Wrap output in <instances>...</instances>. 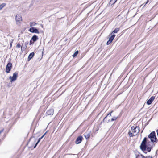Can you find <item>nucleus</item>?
<instances>
[{"label":"nucleus","mask_w":158,"mask_h":158,"mask_svg":"<svg viewBox=\"0 0 158 158\" xmlns=\"http://www.w3.org/2000/svg\"><path fill=\"white\" fill-rule=\"evenodd\" d=\"M148 137L150 139L152 143H157L158 139L156 136V133L155 131L151 132L148 136Z\"/></svg>","instance_id":"1"},{"label":"nucleus","mask_w":158,"mask_h":158,"mask_svg":"<svg viewBox=\"0 0 158 158\" xmlns=\"http://www.w3.org/2000/svg\"><path fill=\"white\" fill-rule=\"evenodd\" d=\"M113 112V111H111L110 113H109V114H107V115L103 119V120L102 121V122H105L106 123H108V122H110V119H108L107 120H106V118L109 117H110V116H111V113H112ZM118 117H114L113 118H112L111 120H110V121H115V120H116V119Z\"/></svg>","instance_id":"2"},{"label":"nucleus","mask_w":158,"mask_h":158,"mask_svg":"<svg viewBox=\"0 0 158 158\" xmlns=\"http://www.w3.org/2000/svg\"><path fill=\"white\" fill-rule=\"evenodd\" d=\"M147 139V138L145 137L142 141L140 146V149L143 152H144L146 151Z\"/></svg>","instance_id":"3"},{"label":"nucleus","mask_w":158,"mask_h":158,"mask_svg":"<svg viewBox=\"0 0 158 158\" xmlns=\"http://www.w3.org/2000/svg\"><path fill=\"white\" fill-rule=\"evenodd\" d=\"M16 24L19 25L22 21V19L21 15L19 14L16 15L15 18Z\"/></svg>","instance_id":"4"},{"label":"nucleus","mask_w":158,"mask_h":158,"mask_svg":"<svg viewBox=\"0 0 158 158\" xmlns=\"http://www.w3.org/2000/svg\"><path fill=\"white\" fill-rule=\"evenodd\" d=\"M152 148V144L150 142H148V143L146 144V150H147L148 152H150Z\"/></svg>","instance_id":"5"},{"label":"nucleus","mask_w":158,"mask_h":158,"mask_svg":"<svg viewBox=\"0 0 158 158\" xmlns=\"http://www.w3.org/2000/svg\"><path fill=\"white\" fill-rule=\"evenodd\" d=\"M18 76V73L15 72L13 74V77L10 76L9 77L10 79V82H12L13 81L16 80Z\"/></svg>","instance_id":"6"},{"label":"nucleus","mask_w":158,"mask_h":158,"mask_svg":"<svg viewBox=\"0 0 158 158\" xmlns=\"http://www.w3.org/2000/svg\"><path fill=\"white\" fill-rule=\"evenodd\" d=\"M12 68V64L11 62H9L6 66V72L9 73Z\"/></svg>","instance_id":"7"},{"label":"nucleus","mask_w":158,"mask_h":158,"mask_svg":"<svg viewBox=\"0 0 158 158\" xmlns=\"http://www.w3.org/2000/svg\"><path fill=\"white\" fill-rule=\"evenodd\" d=\"M139 154H136L135 158H152V156H146L145 157L142 154H141L140 153L138 152Z\"/></svg>","instance_id":"8"},{"label":"nucleus","mask_w":158,"mask_h":158,"mask_svg":"<svg viewBox=\"0 0 158 158\" xmlns=\"http://www.w3.org/2000/svg\"><path fill=\"white\" fill-rule=\"evenodd\" d=\"M29 31L31 32L32 33H36L38 34L39 33V32L38 29L35 27H32L30 28L29 30Z\"/></svg>","instance_id":"9"},{"label":"nucleus","mask_w":158,"mask_h":158,"mask_svg":"<svg viewBox=\"0 0 158 158\" xmlns=\"http://www.w3.org/2000/svg\"><path fill=\"white\" fill-rule=\"evenodd\" d=\"M83 139V137L82 136L80 135L78 136L76 141H75V143L77 144H78L80 143Z\"/></svg>","instance_id":"10"},{"label":"nucleus","mask_w":158,"mask_h":158,"mask_svg":"<svg viewBox=\"0 0 158 158\" xmlns=\"http://www.w3.org/2000/svg\"><path fill=\"white\" fill-rule=\"evenodd\" d=\"M136 128L135 129V130H134L133 131H132V132L135 134L134 136L137 135L139 133L140 131V128L139 126H136Z\"/></svg>","instance_id":"11"},{"label":"nucleus","mask_w":158,"mask_h":158,"mask_svg":"<svg viewBox=\"0 0 158 158\" xmlns=\"http://www.w3.org/2000/svg\"><path fill=\"white\" fill-rule=\"evenodd\" d=\"M90 134L91 132L90 131H87L83 135L86 139H87L89 138Z\"/></svg>","instance_id":"12"},{"label":"nucleus","mask_w":158,"mask_h":158,"mask_svg":"<svg viewBox=\"0 0 158 158\" xmlns=\"http://www.w3.org/2000/svg\"><path fill=\"white\" fill-rule=\"evenodd\" d=\"M155 98V97L153 96H152L149 100L147 101L146 102L147 104L148 105L151 104L154 99Z\"/></svg>","instance_id":"13"},{"label":"nucleus","mask_w":158,"mask_h":158,"mask_svg":"<svg viewBox=\"0 0 158 158\" xmlns=\"http://www.w3.org/2000/svg\"><path fill=\"white\" fill-rule=\"evenodd\" d=\"M54 113V110L53 109H51L48 110L46 113L48 115H52Z\"/></svg>","instance_id":"14"},{"label":"nucleus","mask_w":158,"mask_h":158,"mask_svg":"<svg viewBox=\"0 0 158 158\" xmlns=\"http://www.w3.org/2000/svg\"><path fill=\"white\" fill-rule=\"evenodd\" d=\"M35 55V53L34 52H32L30 53L28 58V61H29Z\"/></svg>","instance_id":"15"},{"label":"nucleus","mask_w":158,"mask_h":158,"mask_svg":"<svg viewBox=\"0 0 158 158\" xmlns=\"http://www.w3.org/2000/svg\"><path fill=\"white\" fill-rule=\"evenodd\" d=\"M38 36L35 35H34L32 36L31 40H33V42H35L38 39Z\"/></svg>","instance_id":"16"},{"label":"nucleus","mask_w":158,"mask_h":158,"mask_svg":"<svg viewBox=\"0 0 158 158\" xmlns=\"http://www.w3.org/2000/svg\"><path fill=\"white\" fill-rule=\"evenodd\" d=\"M119 30V28H115L114 30L111 33V35H112L113 33H117Z\"/></svg>","instance_id":"17"},{"label":"nucleus","mask_w":158,"mask_h":158,"mask_svg":"<svg viewBox=\"0 0 158 158\" xmlns=\"http://www.w3.org/2000/svg\"><path fill=\"white\" fill-rule=\"evenodd\" d=\"M33 138H34V139H33V141H34L33 144H34L36 142V139H35L34 138V137L32 136L29 139V141L28 142L27 144H29V143H31V140L33 139Z\"/></svg>","instance_id":"18"},{"label":"nucleus","mask_w":158,"mask_h":158,"mask_svg":"<svg viewBox=\"0 0 158 158\" xmlns=\"http://www.w3.org/2000/svg\"><path fill=\"white\" fill-rule=\"evenodd\" d=\"M115 36V35L113 34L110 37H109V40H110V41L112 42Z\"/></svg>","instance_id":"19"},{"label":"nucleus","mask_w":158,"mask_h":158,"mask_svg":"<svg viewBox=\"0 0 158 158\" xmlns=\"http://www.w3.org/2000/svg\"><path fill=\"white\" fill-rule=\"evenodd\" d=\"M36 24H37V23L35 22H31L29 23L30 26L31 27L33 26H34Z\"/></svg>","instance_id":"20"},{"label":"nucleus","mask_w":158,"mask_h":158,"mask_svg":"<svg viewBox=\"0 0 158 158\" xmlns=\"http://www.w3.org/2000/svg\"><path fill=\"white\" fill-rule=\"evenodd\" d=\"M6 4L3 3L0 5V10H2V9L6 6Z\"/></svg>","instance_id":"21"},{"label":"nucleus","mask_w":158,"mask_h":158,"mask_svg":"<svg viewBox=\"0 0 158 158\" xmlns=\"http://www.w3.org/2000/svg\"><path fill=\"white\" fill-rule=\"evenodd\" d=\"M116 1V0H111L110 2V4L112 5L115 3Z\"/></svg>","instance_id":"22"},{"label":"nucleus","mask_w":158,"mask_h":158,"mask_svg":"<svg viewBox=\"0 0 158 158\" xmlns=\"http://www.w3.org/2000/svg\"><path fill=\"white\" fill-rule=\"evenodd\" d=\"M78 52H79L78 50H77L76 51H75V52L74 53V54H73V57H76L78 54Z\"/></svg>","instance_id":"23"},{"label":"nucleus","mask_w":158,"mask_h":158,"mask_svg":"<svg viewBox=\"0 0 158 158\" xmlns=\"http://www.w3.org/2000/svg\"><path fill=\"white\" fill-rule=\"evenodd\" d=\"M128 134L129 135L130 137H133V136H135L134 135H133L132 133H131L130 131H129L128 133Z\"/></svg>","instance_id":"24"},{"label":"nucleus","mask_w":158,"mask_h":158,"mask_svg":"<svg viewBox=\"0 0 158 158\" xmlns=\"http://www.w3.org/2000/svg\"><path fill=\"white\" fill-rule=\"evenodd\" d=\"M27 48V46H26L25 47H23L22 46L21 47V51H24Z\"/></svg>","instance_id":"25"},{"label":"nucleus","mask_w":158,"mask_h":158,"mask_svg":"<svg viewBox=\"0 0 158 158\" xmlns=\"http://www.w3.org/2000/svg\"><path fill=\"white\" fill-rule=\"evenodd\" d=\"M136 128V127H135L134 126H132L131 127V130L132 131H133Z\"/></svg>","instance_id":"26"},{"label":"nucleus","mask_w":158,"mask_h":158,"mask_svg":"<svg viewBox=\"0 0 158 158\" xmlns=\"http://www.w3.org/2000/svg\"><path fill=\"white\" fill-rule=\"evenodd\" d=\"M111 42H112L111 41H110V40H109L107 42L106 44L107 45H108L110 44L111 43Z\"/></svg>","instance_id":"27"},{"label":"nucleus","mask_w":158,"mask_h":158,"mask_svg":"<svg viewBox=\"0 0 158 158\" xmlns=\"http://www.w3.org/2000/svg\"><path fill=\"white\" fill-rule=\"evenodd\" d=\"M21 47L20 44L19 43H18L16 45V47L17 48H20Z\"/></svg>","instance_id":"28"},{"label":"nucleus","mask_w":158,"mask_h":158,"mask_svg":"<svg viewBox=\"0 0 158 158\" xmlns=\"http://www.w3.org/2000/svg\"><path fill=\"white\" fill-rule=\"evenodd\" d=\"M13 40H12V41H11V42H10V48H11V47H12V43H13Z\"/></svg>","instance_id":"29"},{"label":"nucleus","mask_w":158,"mask_h":158,"mask_svg":"<svg viewBox=\"0 0 158 158\" xmlns=\"http://www.w3.org/2000/svg\"><path fill=\"white\" fill-rule=\"evenodd\" d=\"M47 133V132H45L44 133V134L41 137H40V138L41 139H42L43 137L44 136L46 135V134Z\"/></svg>","instance_id":"30"},{"label":"nucleus","mask_w":158,"mask_h":158,"mask_svg":"<svg viewBox=\"0 0 158 158\" xmlns=\"http://www.w3.org/2000/svg\"><path fill=\"white\" fill-rule=\"evenodd\" d=\"M38 143V142H37L36 143H35V145H34V148H35L36 146H37V145H38V143Z\"/></svg>","instance_id":"31"},{"label":"nucleus","mask_w":158,"mask_h":158,"mask_svg":"<svg viewBox=\"0 0 158 158\" xmlns=\"http://www.w3.org/2000/svg\"><path fill=\"white\" fill-rule=\"evenodd\" d=\"M33 43V42H32V40H31L30 41V45H31Z\"/></svg>","instance_id":"32"},{"label":"nucleus","mask_w":158,"mask_h":158,"mask_svg":"<svg viewBox=\"0 0 158 158\" xmlns=\"http://www.w3.org/2000/svg\"><path fill=\"white\" fill-rule=\"evenodd\" d=\"M4 131V129H2V130L0 131V134L3 132Z\"/></svg>","instance_id":"33"},{"label":"nucleus","mask_w":158,"mask_h":158,"mask_svg":"<svg viewBox=\"0 0 158 158\" xmlns=\"http://www.w3.org/2000/svg\"><path fill=\"white\" fill-rule=\"evenodd\" d=\"M41 139L40 138H39V139H38V141H37L38 143H39V142H40Z\"/></svg>","instance_id":"34"},{"label":"nucleus","mask_w":158,"mask_h":158,"mask_svg":"<svg viewBox=\"0 0 158 158\" xmlns=\"http://www.w3.org/2000/svg\"><path fill=\"white\" fill-rule=\"evenodd\" d=\"M148 2H149V0H148L147 1V2H146V3H145V4L144 5V6H145V5L146 4H147Z\"/></svg>","instance_id":"35"},{"label":"nucleus","mask_w":158,"mask_h":158,"mask_svg":"<svg viewBox=\"0 0 158 158\" xmlns=\"http://www.w3.org/2000/svg\"><path fill=\"white\" fill-rule=\"evenodd\" d=\"M25 46H27V44H28V43H25Z\"/></svg>","instance_id":"36"},{"label":"nucleus","mask_w":158,"mask_h":158,"mask_svg":"<svg viewBox=\"0 0 158 158\" xmlns=\"http://www.w3.org/2000/svg\"><path fill=\"white\" fill-rule=\"evenodd\" d=\"M143 152L145 154H147V152H145V151H144V152Z\"/></svg>","instance_id":"37"},{"label":"nucleus","mask_w":158,"mask_h":158,"mask_svg":"<svg viewBox=\"0 0 158 158\" xmlns=\"http://www.w3.org/2000/svg\"><path fill=\"white\" fill-rule=\"evenodd\" d=\"M143 130H142V131H141V133H142L143 132Z\"/></svg>","instance_id":"38"},{"label":"nucleus","mask_w":158,"mask_h":158,"mask_svg":"<svg viewBox=\"0 0 158 158\" xmlns=\"http://www.w3.org/2000/svg\"><path fill=\"white\" fill-rule=\"evenodd\" d=\"M116 1L117 0H116Z\"/></svg>","instance_id":"39"},{"label":"nucleus","mask_w":158,"mask_h":158,"mask_svg":"<svg viewBox=\"0 0 158 158\" xmlns=\"http://www.w3.org/2000/svg\"><path fill=\"white\" fill-rule=\"evenodd\" d=\"M116 1L117 0H116Z\"/></svg>","instance_id":"40"}]
</instances>
